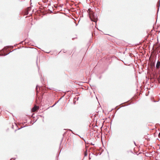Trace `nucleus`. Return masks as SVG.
<instances>
[{
  "label": "nucleus",
  "instance_id": "f257e3e1",
  "mask_svg": "<svg viewBox=\"0 0 160 160\" xmlns=\"http://www.w3.org/2000/svg\"><path fill=\"white\" fill-rule=\"evenodd\" d=\"M88 11L90 18L92 21L96 22L97 21V18L95 16L93 12L90 9H88Z\"/></svg>",
  "mask_w": 160,
  "mask_h": 160
},
{
  "label": "nucleus",
  "instance_id": "f03ea898",
  "mask_svg": "<svg viewBox=\"0 0 160 160\" xmlns=\"http://www.w3.org/2000/svg\"><path fill=\"white\" fill-rule=\"evenodd\" d=\"M39 109V107L35 105L32 109V112H36Z\"/></svg>",
  "mask_w": 160,
  "mask_h": 160
},
{
  "label": "nucleus",
  "instance_id": "7ed1b4c3",
  "mask_svg": "<svg viewBox=\"0 0 160 160\" xmlns=\"http://www.w3.org/2000/svg\"><path fill=\"white\" fill-rule=\"evenodd\" d=\"M160 66V62L158 61L156 64V67L157 68H159Z\"/></svg>",
  "mask_w": 160,
  "mask_h": 160
},
{
  "label": "nucleus",
  "instance_id": "20e7f679",
  "mask_svg": "<svg viewBox=\"0 0 160 160\" xmlns=\"http://www.w3.org/2000/svg\"><path fill=\"white\" fill-rule=\"evenodd\" d=\"M29 8H28L24 12V14L25 15H27L28 14V11L29 10Z\"/></svg>",
  "mask_w": 160,
  "mask_h": 160
},
{
  "label": "nucleus",
  "instance_id": "39448f33",
  "mask_svg": "<svg viewBox=\"0 0 160 160\" xmlns=\"http://www.w3.org/2000/svg\"><path fill=\"white\" fill-rule=\"evenodd\" d=\"M85 155L86 156L87 155V152H85Z\"/></svg>",
  "mask_w": 160,
  "mask_h": 160
},
{
  "label": "nucleus",
  "instance_id": "423d86ee",
  "mask_svg": "<svg viewBox=\"0 0 160 160\" xmlns=\"http://www.w3.org/2000/svg\"><path fill=\"white\" fill-rule=\"evenodd\" d=\"M159 137L160 138V132L159 133Z\"/></svg>",
  "mask_w": 160,
  "mask_h": 160
}]
</instances>
